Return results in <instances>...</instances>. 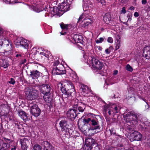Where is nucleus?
Wrapping results in <instances>:
<instances>
[{
	"label": "nucleus",
	"mask_w": 150,
	"mask_h": 150,
	"mask_svg": "<svg viewBox=\"0 0 150 150\" xmlns=\"http://www.w3.org/2000/svg\"><path fill=\"white\" fill-rule=\"evenodd\" d=\"M98 115H95L91 113H88L87 115L88 117L84 118L83 120V122L84 125L88 124L89 127H88L89 130H97L96 133L100 131L101 125L96 116Z\"/></svg>",
	"instance_id": "f257e3e1"
},
{
	"label": "nucleus",
	"mask_w": 150,
	"mask_h": 150,
	"mask_svg": "<svg viewBox=\"0 0 150 150\" xmlns=\"http://www.w3.org/2000/svg\"><path fill=\"white\" fill-rule=\"evenodd\" d=\"M124 120L127 123H132L133 125L140 122L142 119V115L132 111L123 116Z\"/></svg>",
	"instance_id": "f03ea898"
},
{
	"label": "nucleus",
	"mask_w": 150,
	"mask_h": 150,
	"mask_svg": "<svg viewBox=\"0 0 150 150\" xmlns=\"http://www.w3.org/2000/svg\"><path fill=\"white\" fill-rule=\"evenodd\" d=\"M39 86L41 93L44 95L43 97L50 96L52 89V86L50 83H47L46 80H45V83H41Z\"/></svg>",
	"instance_id": "7ed1b4c3"
},
{
	"label": "nucleus",
	"mask_w": 150,
	"mask_h": 150,
	"mask_svg": "<svg viewBox=\"0 0 150 150\" xmlns=\"http://www.w3.org/2000/svg\"><path fill=\"white\" fill-rule=\"evenodd\" d=\"M26 98L29 100L36 99L38 97V91L32 87H28L25 91Z\"/></svg>",
	"instance_id": "20e7f679"
},
{
	"label": "nucleus",
	"mask_w": 150,
	"mask_h": 150,
	"mask_svg": "<svg viewBox=\"0 0 150 150\" xmlns=\"http://www.w3.org/2000/svg\"><path fill=\"white\" fill-rule=\"evenodd\" d=\"M70 4L67 3V0H64L62 2L60 5L57 7L52 8V10L54 13H56L59 11L66 12L70 9Z\"/></svg>",
	"instance_id": "39448f33"
},
{
	"label": "nucleus",
	"mask_w": 150,
	"mask_h": 150,
	"mask_svg": "<svg viewBox=\"0 0 150 150\" xmlns=\"http://www.w3.org/2000/svg\"><path fill=\"white\" fill-rule=\"evenodd\" d=\"M83 100L82 101L81 100L80 101L78 100L77 102L72 105L74 107V110H76L78 115L80 114V112L82 113L85 110L86 108V103L83 102Z\"/></svg>",
	"instance_id": "423d86ee"
},
{
	"label": "nucleus",
	"mask_w": 150,
	"mask_h": 150,
	"mask_svg": "<svg viewBox=\"0 0 150 150\" xmlns=\"http://www.w3.org/2000/svg\"><path fill=\"white\" fill-rule=\"evenodd\" d=\"M61 88L62 93H66L71 88H75V87L71 81L67 80L61 83Z\"/></svg>",
	"instance_id": "0eeeda50"
},
{
	"label": "nucleus",
	"mask_w": 150,
	"mask_h": 150,
	"mask_svg": "<svg viewBox=\"0 0 150 150\" xmlns=\"http://www.w3.org/2000/svg\"><path fill=\"white\" fill-rule=\"evenodd\" d=\"M91 62L92 67L94 69L100 70L104 66L103 63L99 61L98 59L95 57L92 58Z\"/></svg>",
	"instance_id": "6e6552de"
},
{
	"label": "nucleus",
	"mask_w": 150,
	"mask_h": 150,
	"mask_svg": "<svg viewBox=\"0 0 150 150\" xmlns=\"http://www.w3.org/2000/svg\"><path fill=\"white\" fill-rule=\"evenodd\" d=\"M78 115V113H77L76 110H74L73 105L72 108H70L67 112V116L71 121H74Z\"/></svg>",
	"instance_id": "1a4fd4ad"
},
{
	"label": "nucleus",
	"mask_w": 150,
	"mask_h": 150,
	"mask_svg": "<svg viewBox=\"0 0 150 150\" xmlns=\"http://www.w3.org/2000/svg\"><path fill=\"white\" fill-rule=\"evenodd\" d=\"M30 112L31 114L35 117L40 116L41 113V110L36 104H34L30 107Z\"/></svg>",
	"instance_id": "9d476101"
},
{
	"label": "nucleus",
	"mask_w": 150,
	"mask_h": 150,
	"mask_svg": "<svg viewBox=\"0 0 150 150\" xmlns=\"http://www.w3.org/2000/svg\"><path fill=\"white\" fill-rule=\"evenodd\" d=\"M130 140L131 142L134 141H140L142 139V135L137 131H134L133 132L130 134Z\"/></svg>",
	"instance_id": "9b49d317"
},
{
	"label": "nucleus",
	"mask_w": 150,
	"mask_h": 150,
	"mask_svg": "<svg viewBox=\"0 0 150 150\" xmlns=\"http://www.w3.org/2000/svg\"><path fill=\"white\" fill-rule=\"evenodd\" d=\"M60 127L61 128L62 131H65L66 132H69L70 127L67 123V120H62L59 123Z\"/></svg>",
	"instance_id": "f8f14e48"
},
{
	"label": "nucleus",
	"mask_w": 150,
	"mask_h": 150,
	"mask_svg": "<svg viewBox=\"0 0 150 150\" xmlns=\"http://www.w3.org/2000/svg\"><path fill=\"white\" fill-rule=\"evenodd\" d=\"M62 66L63 69L61 70L57 67H53L52 70V74L53 75H61L66 73V71L63 65Z\"/></svg>",
	"instance_id": "ddd939ff"
},
{
	"label": "nucleus",
	"mask_w": 150,
	"mask_h": 150,
	"mask_svg": "<svg viewBox=\"0 0 150 150\" xmlns=\"http://www.w3.org/2000/svg\"><path fill=\"white\" fill-rule=\"evenodd\" d=\"M17 114L24 121L26 122L30 120L29 115L26 113L22 110H18Z\"/></svg>",
	"instance_id": "4468645a"
},
{
	"label": "nucleus",
	"mask_w": 150,
	"mask_h": 150,
	"mask_svg": "<svg viewBox=\"0 0 150 150\" xmlns=\"http://www.w3.org/2000/svg\"><path fill=\"white\" fill-rule=\"evenodd\" d=\"M16 42V46H20V47H23L25 49H28V48L29 45L27 42V40L25 39L18 40Z\"/></svg>",
	"instance_id": "2eb2a0df"
},
{
	"label": "nucleus",
	"mask_w": 150,
	"mask_h": 150,
	"mask_svg": "<svg viewBox=\"0 0 150 150\" xmlns=\"http://www.w3.org/2000/svg\"><path fill=\"white\" fill-rule=\"evenodd\" d=\"M43 150H55V148L48 141H44L41 144Z\"/></svg>",
	"instance_id": "dca6fc26"
},
{
	"label": "nucleus",
	"mask_w": 150,
	"mask_h": 150,
	"mask_svg": "<svg viewBox=\"0 0 150 150\" xmlns=\"http://www.w3.org/2000/svg\"><path fill=\"white\" fill-rule=\"evenodd\" d=\"M96 144V141L92 138H88L86 140L85 145L84 147H90L91 146L93 148L94 145Z\"/></svg>",
	"instance_id": "f3484780"
},
{
	"label": "nucleus",
	"mask_w": 150,
	"mask_h": 150,
	"mask_svg": "<svg viewBox=\"0 0 150 150\" xmlns=\"http://www.w3.org/2000/svg\"><path fill=\"white\" fill-rule=\"evenodd\" d=\"M142 55L146 59H150V46H147L144 47Z\"/></svg>",
	"instance_id": "a211bd4d"
},
{
	"label": "nucleus",
	"mask_w": 150,
	"mask_h": 150,
	"mask_svg": "<svg viewBox=\"0 0 150 150\" xmlns=\"http://www.w3.org/2000/svg\"><path fill=\"white\" fill-rule=\"evenodd\" d=\"M30 73V76L33 79H37L38 77L42 76V74L36 70H32Z\"/></svg>",
	"instance_id": "6ab92c4d"
},
{
	"label": "nucleus",
	"mask_w": 150,
	"mask_h": 150,
	"mask_svg": "<svg viewBox=\"0 0 150 150\" xmlns=\"http://www.w3.org/2000/svg\"><path fill=\"white\" fill-rule=\"evenodd\" d=\"M43 98L45 101L47 105L49 107V108L51 109L53 107V100L50 96H49L45 97H43Z\"/></svg>",
	"instance_id": "aec40b11"
},
{
	"label": "nucleus",
	"mask_w": 150,
	"mask_h": 150,
	"mask_svg": "<svg viewBox=\"0 0 150 150\" xmlns=\"http://www.w3.org/2000/svg\"><path fill=\"white\" fill-rule=\"evenodd\" d=\"M62 93L65 95L67 96L66 98H67L74 96L76 95V91L75 88H71V89L66 91V93Z\"/></svg>",
	"instance_id": "412c9836"
},
{
	"label": "nucleus",
	"mask_w": 150,
	"mask_h": 150,
	"mask_svg": "<svg viewBox=\"0 0 150 150\" xmlns=\"http://www.w3.org/2000/svg\"><path fill=\"white\" fill-rule=\"evenodd\" d=\"M9 62L6 59H0V66L4 68H7L9 66Z\"/></svg>",
	"instance_id": "4be33fe9"
},
{
	"label": "nucleus",
	"mask_w": 150,
	"mask_h": 150,
	"mask_svg": "<svg viewBox=\"0 0 150 150\" xmlns=\"http://www.w3.org/2000/svg\"><path fill=\"white\" fill-rule=\"evenodd\" d=\"M80 90L83 92V93H87L91 92V89L87 85L82 84L81 85V87Z\"/></svg>",
	"instance_id": "5701e85b"
},
{
	"label": "nucleus",
	"mask_w": 150,
	"mask_h": 150,
	"mask_svg": "<svg viewBox=\"0 0 150 150\" xmlns=\"http://www.w3.org/2000/svg\"><path fill=\"white\" fill-rule=\"evenodd\" d=\"M6 104H2L0 106L2 108L1 112V114L3 116L5 114V113H7L9 111L8 108Z\"/></svg>",
	"instance_id": "b1692460"
},
{
	"label": "nucleus",
	"mask_w": 150,
	"mask_h": 150,
	"mask_svg": "<svg viewBox=\"0 0 150 150\" xmlns=\"http://www.w3.org/2000/svg\"><path fill=\"white\" fill-rule=\"evenodd\" d=\"M73 39L75 43H81V41H82V37L79 35L75 34L74 35Z\"/></svg>",
	"instance_id": "393cba45"
},
{
	"label": "nucleus",
	"mask_w": 150,
	"mask_h": 150,
	"mask_svg": "<svg viewBox=\"0 0 150 150\" xmlns=\"http://www.w3.org/2000/svg\"><path fill=\"white\" fill-rule=\"evenodd\" d=\"M3 45L6 47L9 46V48H10V49L12 50V42L11 41H9L8 39H7L4 38Z\"/></svg>",
	"instance_id": "a878e982"
},
{
	"label": "nucleus",
	"mask_w": 150,
	"mask_h": 150,
	"mask_svg": "<svg viewBox=\"0 0 150 150\" xmlns=\"http://www.w3.org/2000/svg\"><path fill=\"white\" fill-rule=\"evenodd\" d=\"M111 16L110 14L109 13H107L105 14L103 17V20L106 23H108L111 20Z\"/></svg>",
	"instance_id": "bb28decb"
},
{
	"label": "nucleus",
	"mask_w": 150,
	"mask_h": 150,
	"mask_svg": "<svg viewBox=\"0 0 150 150\" xmlns=\"http://www.w3.org/2000/svg\"><path fill=\"white\" fill-rule=\"evenodd\" d=\"M40 54L44 56L45 57H46L48 60H50V58L52 55V54L50 53V52L48 50L46 51L45 52H40Z\"/></svg>",
	"instance_id": "cd10ccee"
},
{
	"label": "nucleus",
	"mask_w": 150,
	"mask_h": 150,
	"mask_svg": "<svg viewBox=\"0 0 150 150\" xmlns=\"http://www.w3.org/2000/svg\"><path fill=\"white\" fill-rule=\"evenodd\" d=\"M20 142L21 145L25 146H28V144H29V142L26 138L24 137L23 139H21L20 140Z\"/></svg>",
	"instance_id": "c85d7f7f"
},
{
	"label": "nucleus",
	"mask_w": 150,
	"mask_h": 150,
	"mask_svg": "<svg viewBox=\"0 0 150 150\" xmlns=\"http://www.w3.org/2000/svg\"><path fill=\"white\" fill-rule=\"evenodd\" d=\"M60 25L61 28L63 30H67L69 28L71 27L70 24H64L63 22L61 23Z\"/></svg>",
	"instance_id": "c756f323"
},
{
	"label": "nucleus",
	"mask_w": 150,
	"mask_h": 150,
	"mask_svg": "<svg viewBox=\"0 0 150 150\" xmlns=\"http://www.w3.org/2000/svg\"><path fill=\"white\" fill-rule=\"evenodd\" d=\"M1 150H7L10 147V144L8 143L1 142Z\"/></svg>",
	"instance_id": "7c9ffc66"
},
{
	"label": "nucleus",
	"mask_w": 150,
	"mask_h": 150,
	"mask_svg": "<svg viewBox=\"0 0 150 150\" xmlns=\"http://www.w3.org/2000/svg\"><path fill=\"white\" fill-rule=\"evenodd\" d=\"M84 23L83 25L84 27L86 28V26L92 23V20L91 19L88 18L86 20H84Z\"/></svg>",
	"instance_id": "2f4dec72"
},
{
	"label": "nucleus",
	"mask_w": 150,
	"mask_h": 150,
	"mask_svg": "<svg viewBox=\"0 0 150 150\" xmlns=\"http://www.w3.org/2000/svg\"><path fill=\"white\" fill-rule=\"evenodd\" d=\"M126 129L130 134H132V132H133L134 131H135L134 125H128Z\"/></svg>",
	"instance_id": "473e14b6"
},
{
	"label": "nucleus",
	"mask_w": 150,
	"mask_h": 150,
	"mask_svg": "<svg viewBox=\"0 0 150 150\" xmlns=\"http://www.w3.org/2000/svg\"><path fill=\"white\" fill-rule=\"evenodd\" d=\"M83 2L84 5L88 7H91V5L92 6V3L89 0H83Z\"/></svg>",
	"instance_id": "72a5a7b5"
},
{
	"label": "nucleus",
	"mask_w": 150,
	"mask_h": 150,
	"mask_svg": "<svg viewBox=\"0 0 150 150\" xmlns=\"http://www.w3.org/2000/svg\"><path fill=\"white\" fill-rule=\"evenodd\" d=\"M4 116H6V117L9 118V120H12L11 117H13V113L12 112H10L9 111L7 113H5Z\"/></svg>",
	"instance_id": "f704fd0d"
},
{
	"label": "nucleus",
	"mask_w": 150,
	"mask_h": 150,
	"mask_svg": "<svg viewBox=\"0 0 150 150\" xmlns=\"http://www.w3.org/2000/svg\"><path fill=\"white\" fill-rule=\"evenodd\" d=\"M106 122L108 124H111L114 123L115 122V118H111L110 117L108 118L107 117L106 118Z\"/></svg>",
	"instance_id": "c9c22d12"
},
{
	"label": "nucleus",
	"mask_w": 150,
	"mask_h": 150,
	"mask_svg": "<svg viewBox=\"0 0 150 150\" xmlns=\"http://www.w3.org/2000/svg\"><path fill=\"white\" fill-rule=\"evenodd\" d=\"M121 108H119L118 109V107L117 106H115V107L114 108L112 109V110H113L114 111V115H115V114L117 113L118 112H119L120 113L121 112L120 110Z\"/></svg>",
	"instance_id": "e433bc0d"
},
{
	"label": "nucleus",
	"mask_w": 150,
	"mask_h": 150,
	"mask_svg": "<svg viewBox=\"0 0 150 150\" xmlns=\"http://www.w3.org/2000/svg\"><path fill=\"white\" fill-rule=\"evenodd\" d=\"M32 150H42V147L39 144H35L34 145Z\"/></svg>",
	"instance_id": "4c0bfd02"
},
{
	"label": "nucleus",
	"mask_w": 150,
	"mask_h": 150,
	"mask_svg": "<svg viewBox=\"0 0 150 150\" xmlns=\"http://www.w3.org/2000/svg\"><path fill=\"white\" fill-rule=\"evenodd\" d=\"M121 42L118 40H117V42H116L115 43L116 46H115V50H117L118 49L120 48V47L121 45Z\"/></svg>",
	"instance_id": "58836bf2"
},
{
	"label": "nucleus",
	"mask_w": 150,
	"mask_h": 150,
	"mask_svg": "<svg viewBox=\"0 0 150 150\" xmlns=\"http://www.w3.org/2000/svg\"><path fill=\"white\" fill-rule=\"evenodd\" d=\"M7 3L9 4H14L15 3H19L18 0H6Z\"/></svg>",
	"instance_id": "ea45409f"
},
{
	"label": "nucleus",
	"mask_w": 150,
	"mask_h": 150,
	"mask_svg": "<svg viewBox=\"0 0 150 150\" xmlns=\"http://www.w3.org/2000/svg\"><path fill=\"white\" fill-rule=\"evenodd\" d=\"M126 68L127 70L130 72H132L133 70V68L129 64H127L126 65Z\"/></svg>",
	"instance_id": "a19ab883"
},
{
	"label": "nucleus",
	"mask_w": 150,
	"mask_h": 150,
	"mask_svg": "<svg viewBox=\"0 0 150 150\" xmlns=\"http://www.w3.org/2000/svg\"><path fill=\"white\" fill-rule=\"evenodd\" d=\"M23 54L21 53L16 52L15 54V57L18 59L21 58L23 57Z\"/></svg>",
	"instance_id": "79ce46f5"
},
{
	"label": "nucleus",
	"mask_w": 150,
	"mask_h": 150,
	"mask_svg": "<svg viewBox=\"0 0 150 150\" xmlns=\"http://www.w3.org/2000/svg\"><path fill=\"white\" fill-rule=\"evenodd\" d=\"M104 38L101 37L99 39H97L96 40V43H101L104 41Z\"/></svg>",
	"instance_id": "37998d69"
},
{
	"label": "nucleus",
	"mask_w": 150,
	"mask_h": 150,
	"mask_svg": "<svg viewBox=\"0 0 150 150\" xmlns=\"http://www.w3.org/2000/svg\"><path fill=\"white\" fill-rule=\"evenodd\" d=\"M98 3H100L103 6L105 7L106 1L105 0H97Z\"/></svg>",
	"instance_id": "c03bdc74"
},
{
	"label": "nucleus",
	"mask_w": 150,
	"mask_h": 150,
	"mask_svg": "<svg viewBox=\"0 0 150 150\" xmlns=\"http://www.w3.org/2000/svg\"><path fill=\"white\" fill-rule=\"evenodd\" d=\"M109 130L111 135L113 134L115 135L116 134V131L115 128H112L110 129Z\"/></svg>",
	"instance_id": "a18cd8bd"
},
{
	"label": "nucleus",
	"mask_w": 150,
	"mask_h": 150,
	"mask_svg": "<svg viewBox=\"0 0 150 150\" xmlns=\"http://www.w3.org/2000/svg\"><path fill=\"white\" fill-rule=\"evenodd\" d=\"M114 147L112 146H106L105 147L103 150H114Z\"/></svg>",
	"instance_id": "49530a36"
},
{
	"label": "nucleus",
	"mask_w": 150,
	"mask_h": 150,
	"mask_svg": "<svg viewBox=\"0 0 150 150\" xmlns=\"http://www.w3.org/2000/svg\"><path fill=\"white\" fill-rule=\"evenodd\" d=\"M8 83L10 84L14 85L16 83L15 80L13 78H11L10 81H8Z\"/></svg>",
	"instance_id": "de8ad7c7"
},
{
	"label": "nucleus",
	"mask_w": 150,
	"mask_h": 150,
	"mask_svg": "<svg viewBox=\"0 0 150 150\" xmlns=\"http://www.w3.org/2000/svg\"><path fill=\"white\" fill-rule=\"evenodd\" d=\"M14 124H15V127L16 128H17L18 129H21V128L20 127V123L19 122L18 123V122L16 121L14 123Z\"/></svg>",
	"instance_id": "09e8293b"
},
{
	"label": "nucleus",
	"mask_w": 150,
	"mask_h": 150,
	"mask_svg": "<svg viewBox=\"0 0 150 150\" xmlns=\"http://www.w3.org/2000/svg\"><path fill=\"white\" fill-rule=\"evenodd\" d=\"M11 50H10V48H9V49L8 50H6L4 51V54L5 55H7L8 54H9L11 53Z\"/></svg>",
	"instance_id": "8fccbe9b"
},
{
	"label": "nucleus",
	"mask_w": 150,
	"mask_h": 150,
	"mask_svg": "<svg viewBox=\"0 0 150 150\" xmlns=\"http://www.w3.org/2000/svg\"><path fill=\"white\" fill-rule=\"evenodd\" d=\"M59 64V61L57 60L56 61L53 62V66L54 67H57V66Z\"/></svg>",
	"instance_id": "3c124183"
},
{
	"label": "nucleus",
	"mask_w": 150,
	"mask_h": 150,
	"mask_svg": "<svg viewBox=\"0 0 150 150\" xmlns=\"http://www.w3.org/2000/svg\"><path fill=\"white\" fill-rule=\"evenodd\" d=\"M107 107H105V108H104V111L105 112V113L104 114V117H105V119H106V118H107V117L108 118H109L110 117H109L107 115V113H106V112H107Z\"/></svg>",
	"instance_id": "603ef678"
},
{
	"label": "nucleus",
	"mask_w": 150,
	"mask_h": 150,
	"mask_svg": "<svg viewBox=\"0 0 150 150\" xmlns=\"http://www.w3.org/2000/svg\"><path fill=\"white\" fill-rule=\"evenodd\" d=\"M4 39V37H0V46H2L3 45Z\"/></svg>",
	"instance_id": "864d4df0"
},
{
	"label": "nucleus",
	"mask_w": 150,
	"mask_h": 150,
	"mask_svg": "<svg viewBox=\"0 0 150 150\" xmlns=\"http://www.w3.org/2000/svg\"><path fill=\"white\" fill-rule=\"evenodd\" d=\"M107 41L109 43H112L113 42V39L111 37H109L107 39Z\"/></svg>",
	"instance_id": "5fc2aeb1"
},
{
	"label": "nucleus",
	"mask_w": 150,
	"mask_h": 150,
	"mask_svg": "<svg viewBox=\"0 0 150 150\" xmlns=\"http://www.w3.org/2000/svg\"><path fill=\"white\" fill-rule=\"evenodd\" d=\"M113 112V111L112 110V109H110L109 110L108 112V114L110 116L112 114L114 115Z\"/></svg>",
	"instance_id": "6e6d98bb"
},
{
	"label": "nucleus",
	"mask_w": 150,
	"mask_h": 150,
	"mask_svg": "<svg viewBox=\"0 0 150 150\" xmlns=\"http://www.w3.org/2000/svg\"><path fill=\"white\" fill-rule=\"evenodd\" d=\"M126 12V8L125 7H123L122 8V10L121 11V13H123L124 14H125Z\"/></svg>",
	"instance_id": "4d7b16f0"
},
{
	"label": "nucleus",
	"mask_w": 150,
	"mask_h": 150,
	"mask_svg": "<svg viewBox=\"0 0 150 150\" xmlns=\"http://www.w3.org/2000/svg\"><path fill=\"white\" fill-rule=\"evenodd\" d=\"M84 16L85 15L83 13L82 14L78 19V21H81L83 18H84Z\"/></svg>",
	"instance_id": "13d9d810"
},
{
	"label": "nucleus",
	"mask_w": 150,
	"mask_h": 150,
	"mask_svg": "<svg viewBox=\"0 0 150 150\" xmlns=\"http://www.w3.org/2000/svg\"><path fill=\"white\" fill-rule=\"evenodd\" d=\"M17 147V145L16 144H14L13 146H12L11 150H16Z\"/></svg>",
	"instance_id": "bf43d9fd"
},
{
	"label": "nucleus",
	"mask_w": 150,
	"mask_h": 150,
	"mask_svg": "<svg viewBox=\"0 0 150 150\" xmlns=\"http://www.w3.org/2000/svg\"><path fill=\"white\" fill-rule=\"evenodd\" d=\"M21 147L22 150H27V149L28 148V146L21 145Z\"/></svg>",
	"instance_id": "052dcab7"
},
{
	"label": "nucleus",
	"mask_w": 150,
	"mask_h": 150,
	"mask_svg": "<svg viewBox=\"0 0 150 150\" xmlns=\"http://www.w3.org/2000/svg\"><path fill=\"white\" fill-rule=\"evenodd\" d=\"M52 8H52H52H50L51 9H49V11H48V9L47 8L45 7V8H44V10L46 11V10H47V11L49 13H50V12H51V13H52V12H52V11H53L52 10Z\"/></svg>",
	"instance_id": "680f3d73"
},
{
	"label": "nucleus",
	"mask_w": 150,
	"mask_h": 150,
	"mask_svg": "<svg viewBox=\"0 0 150 150\" xmlns=\"http://www.w3.org/2000/svg\"><path fill=\"white\" fill-rule=\"evenodd\" d=\"M111 51L109 50L108 49H106L105 50V52L106 53V54H109L110 53Z\"/></svg>",
	"instance_id": "e2e57ef3"
},
{
	"label": "nucleus",
	"mask_w": 150,
	"mask_h": 150,
	"mask_svg": "<svg viewBox=\"0 0 150 150\" xmlns=\"http://www.w3.org/2000/svg\"><path fill=\"white\" fill-rule=\"evenodd\" d=\"M139 16V13L137 12H135L134 14V16L135 17H137Z\"/></svg>",
	"instance_id": "0e129e2a"
},
{
	"label": "nucleus",
	"mask_w": 150,
	"mask_h": 150,
	"mask_svg": "<svg viewBox=\"0 0 150 150\" xmlns=\"http://www.w3.org/2000/svg\"><path fill=\"white\" fill-rule=\"evenodd\" d=\"M147 1L146 0H142V3L143 5H145L146 4Z\"/></svg>",
	"instance_id": "69168bd1"
},
{
	"label": "nucleus",
	"mask_w": 150,
	"mask_h": 150,
	"mask_svg": "<svg viewBox=\"0 0 150 150\" xmlns=\"http://www.w3.org/2000/svg\"><path fill=\"white\" fill-rule=\"evenodd\" d=\"M118 72V71L117 70H115L114 71L113 74L114 75H116L117 74Z\"/></svg>",
	"instance_id": "338daca9"
},
{
	"label": "nucleus",
	"mask_w": 150,
	"mask_h": 150,
	"mask_svg": "<svg viewBox=\"0 0 150 150\" xmlns=\"http://www.w3.org/2000/svg\"><path fill=\"white\" fill-rule=\"evenodd\" d=\"M132 14L131 13H128L127 16V17L128 18H132Z\"/></svg>",
	"instance_id": "774afa93"
}]
</instances>
